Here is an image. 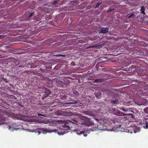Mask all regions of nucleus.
Instances as JSON below:
<instances>
[{
    "label": "nucleus",
    "mask_w": 148,
    "mask_h": 148,
    "mask_svg": "<svg viewBox=\"0 0 148 148\" xmlns=\"http://www.w3.org/2000/svg\"><path fill=\"white\" fill-rule=\"evenodd\" d=\"M102 45V44H100L99 43H98L96 45H93L92 47L99 48Z\"/></svg>",
    "instance_id": "obj_17"
},
{
    "label": "nucleus",
    "mask_w": 148,
    "mask_h": 148,
    "mask_svg": "<svg viewBox=\"0 0 148 148\" xmlns=\"http://www.w3.org/2000/svg\"><path fill=\"white\" fill-rule=\"evenodd\" d=\"M123 113L121 112L120 111L118 110L117 112V114H116L117 115H122V114Z\"/></svg>",
    "instance_id": "obj_22"
},
{
    "label": "nucleus",
    "mask_w": 148,
    "mask_h": 148,
    "mask_svg": "<svg viewBox=\"0 0 148 148\" xmlns=\"http://www.w3.org/2000/svg\"><path fill=\"white\" fill-rule=\"evenodd\" d=\"M131 116H132V118H133V117H134L133 115L132 114V115H131Z\"/></svg>",
    "instance_id": "obj_42"
},
{
    "label": "nucleus",
    "mask_w": 148,
    "mask_h": 148,
    "mask_svg": "<svg viewBox=\"0 0 148 148\" xmlns=\"http://www.w3.org/2000/svg\"><path fill=\"white\" fill-rule=\"evenodd\" d=\"M15 117L17 119L20 120H23L24 118L23 115L19 114L16 115Z\"/></svg>",
    "instance_id": "obj_11"
},
{
    "label": "nucleus",
    "mask_w": 148,
    "mask_h": 148,
    "mask_svg": "<svg viewBox=\"0 0 148 148\" xmlns=\"http://www.w3.org/2000/svg\"><path fill=\"white\" fill-rule=\"evenodd\" d=\"M44 131L49 133L56 132H57L58 134L59 135H63L65 133V130L63 129H60L59 130H57L56 129H54L53 130H49L45 128Z\"/></svg>",
    "instance_id": "obj_3"
},
{
    "label": "nucleus",
    "mask_w": 148,
    "mask_h": 148,
    "mask_svg": "<svg viewBox=\"0 0 148 148\" xmlns=\"http://www.w3.org/2000/svg\"><path fill=\"white\" fill-rule=\"evenodd\" d=\"M67 36V35L65 34V38H66Z\"/></svg>",
    "instance_id": "obj_41"
},
{
    "label": "nucleus",
    "mask_w": 148,
    "mask_h": 148,
    "mask_svg": "<svg viewBox=\"0 0 148 148\" xmlns=\"http://www.w3.org/2000/svg\"><path fill=\"white\" fill-rule=\"evenodd\" d=\"M61 82V81H60L58 79L55 78L53 79L52 81V84H53L55 83V82L56 83V86H61L60 85L59 83Z\"/></svg>",
    "instance_id": "obj_8"
},
{
    "label": "nucleus",
    "mask_w": 148,
    "mask_h": 148,
    "mask_svg": "<svg viewBox=\"0 0 148 148\" xmlns=\"http://www.w3.org/2000/svg\"><path fill=\"white\" fill-rule=\"evenodd\" d=\"M28 66H30V67H31V65H30V64H28Z\"/></svg>",
    "instance_id": "obj_40"
},
{
    "label": "nucleus",
    "mask_w": 148,
    "mask_h": 148,
    "mask_svg": "<svg viewBox=\"0 0 148 148\" xmlns=\"http://www.w3.org/2000/svg\"><path fill=\"white\" fill-rule=\"evenodd\" d=\"M8 127L9 128V129H10V128H11V126H8Z\"/></svg>",
    "instance_id": "obj_39"
},
{
    "label": "nucleus",
    "mask_w": 148,
    "mask_h": 148,
    "mask_svg": "<svg viewBox=\"0 0 148 148\" xmlns=\"http://www.w3.org/2000/svg\"><path fill=\"white\" fill-rule=\"evenodd\" d=\"M130 128H129L128 129H125L124 130V132H127L130 134H132L133 133H136V131L134 130V128H132V129H130Z\"/></svg>",
    "instance_id": "obj_9"
},
{
    "label": "nucleus",
    "mask_w": 148,
    "mask_h": 148,
    "mask_svg": "<svg viewBox=\"0 0 148 148\" xmlns=\"http://www.w3.org/2000/svg\"><path fill=\"white\" fill-rule=\"evenodd\" d=\"M3 81L6 83H7L9 82V81L7 80V79L4 78L3 76L2 75H1L0 77V81Z\"/></svg>",
    "instance_id": "obj_14"
},
{
    "label": "nucleus",
    "mask_w": 148,
    "mask_h": 148,
    "mask_svg": "<svg viewBox=\"0 0 148 148\" xmlns=\"http://www.w3.org/2000/svg\"><path fill=\"white\" fill-rule=\"evenodd\" d=\"M102 3L101 2H100V3H97L96 4V5L95 6V8H97Z\"/></svg>",
    "instance_id": "obj_24"
},
{
    "label": "nucleus",
    "mask_w": 148,
    "mask_h": 148,
    "mask_svg": "<svg viewBox=\"0 0 148 148\" xmlns=\"http://www.w3.org/2000/svg\"><path fill=\"white\" fill-rule=\"evenodd\" d=\"M133 16H134V14H132L131 15H130V16H128V18H131Z\"/></svg>",
    "instance_id": "obj_30"
},
{
    "label": "nucleus",
    "mask_w": 148,
    "mask_h": 148,
    "mask_svg": "<svg viewBox=\"0 0 148 148\" xmlns=\"http://www.w3.org/2000/svg\"><path fill=\"white\" fill-rule=\"evenodd\" d=\"M63 127H65V124H64V125H63Z\"/></svg>",
    "instance_id": "obj_44"
},
{
    "label": "nucleus",
    "mask_w": 148,
    "mask_h": 148,
    "mask_svg": "<svg viewBox=\"0 0 148 148\" xmlns=\"http://www.w3.org/2000/svg\"><path fill=\"white\" fill-rule=\"evenodd\" d=\"M113 10V9H110V10H108V12H111V11H112Z\"/></svg>",
    "instance_id": "obj_35"
},
{
    "label": "nucleus",
    "mask_w": 148,
    "mask_h": 148,
    "mask_svg": "<svg viewBox=\"0 0 148 148\" xmlns=\"http://www.w3.org/2000/svg\"><path fill=\"white\" fill-rule=\"evenodd\" d=\"M79 93L77 91H75L72 94L73 96L75 98H77L79 96Z\"/></svg>",
    "instance_id": "obj_13"
},
{
    "label": "nucleus",
    "mask_w": 148,
    "mask_h": 148,
    "mask_svg": "<svg viewBox=\"0 0 148 148\" xmlns=\"http://www.w3.org/2000/svg\"><path fill=\"white\" fill-rule=\"evenodd\" d=\"M97 129H99V130H107V128L106 126H105L103 125H102L100 123L99 125H97V128L96 127H91V130L93 131Z\"/></svg>",
    "instance_id": "obj_4"
},
{
    "label": "nucleus",
    "mask_w": 148,
    "mask_h": 148,
    "mask_svg": "<svg viewBox=\"0 0 148 148\" xmlns=\"http://www.w3.org/2000/svg\"><path fill=\"white\" fill-rule=\"evenodd\" d=\"M37 114L38 116H45L44 114H40L38 112H37Z\"/></svg>",
    "instance_id": "obj_26"
},
{
    "label": "nucleus",
    "mask_w": 148,
    "mask_h": 148,
    "mask_svg": "<svg viewBox=\"0 0 148 148\" xmlns=\"http://www.w3.org/2000/svg\"><path fill=\"white\" fill-rule=\"evenodd\" d=\"M113 109V111H115V108L113 109Z\"/></svg>",
    "instance_id": "obj_43"
},
{
    "label": "nucleus",
    "mask_w": 148,
    "mask_h": 148,
    "mask_svg": "<svg viewBox=\"0 0 148 148\" xmlns=\"http://www.w3.org/2000/svg\"><path fill=\"white\" fill-rule=\"evenodd\" d=\"M66 48H67V47H65V50L67 49H66Z\"/></svg>",
    "instance_id": "obj_45"
},
{
    "label": "nucleus",
    "mask_w": 148,
    "mask_h": 148,
    "mask_svg": "<svg viewBox=\"0 0 148 148\" xmlns=\"http://www.w3.org/2000/svg\"><path fill=\"white\" fill-rule=\"evenodd\" d=\"M24 66H22L21 65H20L18 67H24Z\"/></svg>",
    "instance_id": "obj_38"
},
{
    "label": "nucleus",
    "mask_w": 148,
    "mask_h": 148,
    "mask_svg": "<svg viewBox=\"0 0 148 148\" xmlns=\"http://www.w3.org/2000/svg\"><path fill=\"white\" fill-rule=\"evenodd\" d=\"M57 56H65V55H61L60 54H59L57 55Z\"/></svg>",
    "instance_id": "obj_34"
},
{
    "label": "nucleus",
    "mask_w": 148,
    "mask_h": 148,
    "mask_svg": "<svg viewBox=\"0 0 148 148\" xmlns=\"http://www.w3.org/2000/svg\"><path fill=\"white\" fill-rule=\"evenodd\" d=\"M121 117L118 116L114 118L113 119H110L109 120L110 126L113 129H117L120 128L121 126Z\"/></svg>",
    "instance_id": "obj_2"
},
{
    "label": "nucleus",
    "mask_w": 148,
    "mask_h": 148,
    "mask_svg": "<svg viewBox=\"0 0 148 148\" xmlns=\"http://www.w3.org/2000/svg\"><path fill=\"white\" fill-rule=\"evenodd\" d=\"M108 31V28L106 27H102L101 29V31L100 32V33L101 34H104L107 33Z\"/></svg>",
    "instance_id": "obj_7"
},
{
    "label": "nucleus",
    "mask_w": 148,
    "mask_h": 148,
    "mask_svg": "<svg viewBox=\"0 0 148 148\" xmlns=\"http://www.w3.org/2000/svg\"><path fill=\"white\" fill-rule=\"evenodd\" d=\"M136 66H135L134 65H132L130 66V69H136Z\"/></svg>",
    "instance_id": "obj_25"
},
{
    "label": "nucleus",
    "mask_w": 148,
    "mask_h": 148,
    "mask_svg": "<svg viewBox=\"0 0 148 148\" xmlns=\"http://www.w3.org/2000/svg\"><path fill=\"white\" fill-rule=\"evenodd\" d=\"M41 113H42V114H43V112H41Z\"/></svg>",
    "instance_id": "obj_49"
},
{
    "label": "nucleus",
    "mask_w": 148,
    "mask_h": 148,
    "mask_svg": "<svg viewBox=\"0 0 148 148\" xmlns=\"http://www.w3.org/2000/svg\"><path fill=\"white\" fill-rule=\"evenodd\" d=\"M91 125L89 120L79 119L78 120H65V134L69 132L70 131H73L79 135L83 134L84 136H86L87 134L84 133L85 131L81 130H75L72 129L74 127H84L85 125L89 126Z\"/></svg>",
    "instance_id": "obj_1"
},
{
    "label": "nucleus",
    "mask_w": 148,
    "mask_h": 148,
    "mask_svg": "<svg viewBox=\"0 0 148 148\" xmlns=\"http://www.w3.org/2000/svg\"><path fill=\"white\" fill-rule=\"evenodd\" d=\"M75 62H71V66H75Z\"/></svg>",
    "instance_id": "obj_27"
},
{
    "label": "nucleus",
    "mask_w": 148,
    "mask_h": 148,
    "mask_svg": "<svg viewBox=\"0 0 148 148\" xmlns=\"http://www.w3.org/2000/svg\"><path fill=\"white\" fill-rule=\"evenodd\" d=\"M73 3H76L77 4H78V1H73Z\"/></svg>",
    "instance_id": "obj_33"
},
{
    "label": "nucleus",
    "mask_w": 148,
    "mask_h": 148,
    "mask_svg": "<svg viewBox=\"0 0 148 148\" xmlns=\"http://www.w3.org/2000/svg\"><path fill=\"white\" fill-rule=\"evenodd\" d=\"M12 129H13V128L12 127Z\"/></svg>",
    "instance_id": "obj_48"
},
{
    "label": "nucleus",
    "mask_w": 148,
    "mask_h": 148,
    "mask_svg": "<svg viewBox=\"0 0 148 148\" xmlns=\"http://www.w3.org/2000/svg\"><path fill=\"white\" fill-rule=\"evenodd\" d=\"M144 111L145 113L148 114V107L145 108Z\"/></svg>",
    "instance_id": "obj_23"
},
{
    "label": "nucleus",
    "mask_w": 148,
    "mask_h": 148,
    "mask_svg": "<svg viewBox=\"0 0 148 148\" xmlns=\"http://www.w3.org/2000/svg\"><path fill=\"white\" fill-rule=\"evenodd\" d=\"M34 12H32L30 14V15H29V17H31V16H32V15H33L34 14Z\"/></svg>",
    "instance_id": "obj_29"
},
{
    "label": "nucleus",
    "mask_w": 148,
    "mask_h": 148,
    "mask_svg": "<svg viewBox=\"0 0 148 148\" xmlns=\"http://www.w3.org/2000/svg\"><path fill=\"white\" fill-rule=\"evenodd\" d=\"M110 102L114 104H118L119 103L118 100L117 99L114 100H112L110 101Z\"/></svg>",
    "instance_id": "obj_15"
},
{
    "label": "nucleus",
    "mask_w": 148,
    "mask_h": 148,
    "mask_svg": "<svg viewBox=\"0 0 148 148\" xmlns=\"http://www.w3.org/2000/svg\"><path fill=\"white\" fill-rule=\"evenodd\" d=\"M38 132H39V134H40V132L39 131Z\"/></svg>",
    "instance_id": "obj_47"
},
{
    "label": "nucleus",
    "mask_w": 148,
    "mask_h": 148,
    "mask_svg": "<svg viewBox=\"0 0 148 148\" xmlns=\"http://www.w3.org/2000/svg\"><path fill=\"white\" fill-rule=\"evenodd\" d=\"M119 109L120 110H122L124 112H127L128 110L127 108L124 107L119 108Z\"/></svg>",
    "instance_id": "obj_19"
},
{
    "label": "nucleus",
    "mask_w": 148,
    "mask_h": 148,
    "mask_svg": "<svg viewBox=\"0 0 148 148\" xmlns=\"http://www.w3.org/2000/svg\"><path fill=\"white\" fill-rule=\"evenodd\" d=\"M104 81V79L103 78L101 79H95L93 82L94 83H101L102 82H103Z\"/></svg>",
    "instance_id": "obj_12"
},
{
    "label": "nucleus",
    "mask_w": 148,
    "mask_h": 148,
    "mask_svg": "<svg viewBox=\"0 0 148 148\" xmlns=\"http://www.w3.org/2000/svg\"><path fill=\"white\" fill-rule=\"evenodd\" d=\"M77 103V101H74L73 102H70V103H65V105L69 104L70 105H71L73 104H76Z\"/></svg>",
    "instance_id": "obj_18"
},
{
    "label": "nucleus",
    "mask_w": 148,
    "mask_h": 148,
    "mask_svg": "<svg viewBox=\"0 0 148 148\" xmlns=\"http://www.w3.org/2000/svg\"><path fill=\"white\" fill-rule=\"evenodd\" d=\"M65 116H67V113H66V111H65Z\"/></svg>",
    "instance_id": "obj_37"
},
{
    "label": "nucleus",
    "mask_w": 148,
    "mask_h": 148,
    "mask_svg": "<svg viewBox=\"0 0 148 148\" xmlns=\"http://www.w3.org/2000/svg\"><path fill=\"white\" fill-rule=\"evenodd\" d=\"M44 89L45 90V96H44V97H46L48 96L51 94V91L49 90H47L46 88H44Z\"/></svg>",
    "instance_id": "obj_10"
},
{
    "label": "nucleus",
    "mask_w": 148,
    "mask_h": 148,
    "mask_svg": "<svg viewBox=\"0 0 148 148\" xmlns=\"http://www.w3.org/2000/svg\"><path fill=\"white\" fill-rule=\"evenodd\" d=\"M6 118L5 117L0 116V125L4 124L6 123L5 120Z\"/></svg>",
    "instance_id": "obj_6"
},
{
    "label": "nucleus",
    "mask_w": 148,
    "mask_h": 148,
    "mask_svg": "<svg viewBox=\"0 0 148 148\" xmlns=\"http://www.w3.org/2000/svg\"><path fill=\"white\" fill-rule=\"evenodd\" d=\"M143 127L145 129H148V123L146 122L144 124Z\"/></svg>",
    "instance_id": "obj_21"
},
{
    "label": "nucleus",
    "mask_w": 148,
    "mask_h": 148,
    "mask_svg": "<svg viewBox=\"0 0 148 148\" xmlns=\"http://www.w3.org/2000/svg\"><path fill=\"white\" fill-rule=\"evenodd\" d=\"M50 125L51 126H54L53 125V123H51Z\"/></svg>",
    "instance_id": "obj_36"
},
{
    "label": "nucleus",
    "mask_w": 148,
    "mask_h": 148,
    "mask_svg": "<svg viewBox=\"0 0 148 148\" xmlns=\"http://www.w3.org/2000/svg\"><path fill=\"white\" fill-rule=\"evenodd\" d=\"M11 98H13V99H14V98L15 99H16V97H14V96H13V95H11Z\"/></svg>",
    "instance_id": "obj_32"
},
{
    "label": "nucleus",
    "mask_w": 148,
    "mask_h": 148,
    "mask_svg": "<svg viewBox=\"0 0 148 148\" xmlns=\"http://www.w3.org/2000/svg\"><path fill=\"white\" fill-rule=\"evenodd\" d=\"M4 37H5V36L4 35H0V38H3Z\"/></svg>",
    "instance_id": "obj_31"
},
{
    "label": "nucleus",
    "mask_w": 148,
    "mask_h": 148,
    "mask_svg": "<svg viewBox=\"0 0 148 148\" xmlns=\"http://www.w3.org/2000/svg\"><path fill=\"white\" fill-rule=\"evenodd\" d=\"M58 1H57V0L55 1H53V4H56L58 3Z\"/></svg>",
    "instance_id": "obj_28"
},
{
    "label": "nucleus",
    "mask_w": 148,
    "mask_h": 148,
    "mask_svg": "<svg viewBox=\"0 0 148 148\" xmlns=\"http://www.w3.org/2000/svg\"><path fill=\"white\" fill-rule=\"evenodd\" d=\"M3 114H5V115H6L8 116H11V114L9 113L7 111H4L3 112Z\"/></svg>",
    "instance_id": "obj_20"
},
{
    "label": "nucleus",
    "mask_w": 148,
    "mask_h": 148,
    "mask_svg": "<svg viewBox=\"0 0 148 148\" xmlns=\"http://www.w3.org/2000/svg\"><path fill=\"white\" fill-rule=\"evenodd\" d=\"M145 7L143 6H142L140 9V11L141 13L143 14H146L145 12Z\"/></svg>",
    "instance_id": "obj_16"
},
{
    "label": "nucleus",
    "mask_w": 148,
    "mask_h": 148,
    "mask_svg": "<svg viewBox=\"0 0 148 148\" xmlns=\"http://www.w3.org/2000/svg\"><path fill=\"white\" fill-rule=\"evenodd\" d=\"M68 109V108H65V110H67Z\"/></svg>",
    "instance_id": "obj_46"
},
{
    "label": "nucleus",
    "mask_w": 148,
    "mask_h": 148,
    "mask_svg": "<svg viewBox=\"0 0 148 148\" xmlns=\"http://www.w3.org/2000/svg\"><path fill=\"white\" fill-rule=\"evenodd\" d=\"M148 104L147 101L146 99H140L138 102H137V104L139 106L143 105L147 106Z\"/></svg>",
    "instance_id": "obj_5"
}]
</instances>
